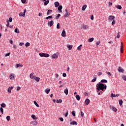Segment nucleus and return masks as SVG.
Returning a JSON list of instances; mask_svg holds the SVG:
<instances>
[{"mask_svg": "<svg viewBox=\"0 0 126 126\" xmlns=\"http://www.w3.org/2000/svg\"><path fill=\"white\" fill-rule=\"evenodd\" d=\"M102 74H103V73L101 72H99L97 73V75L98 76H100V75H102Z\"/></svg>", "mask_w": 126, "mask_h": 126, "instance_id": "obj_48", "label": "nucleus"}, {"mask_svg": "<svg viewBox=\"0 0 126 126\" xmlns=\"http://www.w3.org/2000/svg\"><path fill=\"white\" fill-rule=\"evenodd\" d=\"M6 22H7V24H6L7 27H9V22L8 21H7Z\"/></svg>", "mask_w": 126, "mask_h": 126, "instance_id": "obj_49", "label": "nucleus"}, {"mask_svg": "<svg viewBox=\"0 0 126 126\" xmlns=\"http://www.w3.org/2000/svg\"><path fill=\"white\" fill-rule=\"evenodd\" d=\"M22 66H23V65H22L20 63H18V64H16L15 67H16V68H18V67H22Z\"/></svg>", "mask_w": 126, "mask_h": 126, "instance_id": "obj_16", "label": "nucleus"}, {"mask_svg": "<svg viewBox=\"0 0 126 126\" xmlns=\"http://www.w3.org/2000/svg\"><path fill=\"white\" fill-rule=\"evenodd\" d=\"M86 7H87V5H86V4L84 5L83 6V7H82V10L84 11V10H85V9H86Z\"/></svg>", "mask_w": 126, "mask_h": 126, "instance_id": "obj_21", "label": "nucleus"}, {"mask_svg": "<svg viewBox=\"0 0 126 126\" xmlns=\"http://www.w3.org/2000/svg\"><path fill=\"white\" fill-rule=\"evenodd\" d=\"M63 102V100L61 99H60L59 100H58V103H61Z\"/></svg>", "mask_w": 126, "mask_h": 126, "instance_id": "obj_50", "label": "nucleus"}, {"mask_svg": "<svg viewBox=\"0 0 126 126\" xmlns=\"http://www.w3.org/2000/svg\"><path fill=\"white\" fill-rule=\"evenodd\" d=\"M63 77H66V73H63Z\"/></svg>", "mask_w": 126, "mask_h": 126, "instance_id": "obj_56", "label": "nucleus"}, {"mask_svg": "<svg viewBox=\"0 0 126 126\" xmlns=\"http://www.w3.org/2000/svg\"><path fill=\"white\" fill-rule=\"evenodd\" d=\"M53 25H54V21H51L48 23V26H50V27H52V26H53Z\"/></svg>", "mask_w": 126, "mask_h": 126, "instance_id": "obj_7", "label": "nucleus"}, {"mask_svg": "<svg viewBox=\"0 0 126 126\" xmlns=\"http://www.w3.org/2000/svg\"><path fill=\"white\" fill-rule=\"evenodd\" d=\"M62 9H63V6L62 5H60L58 7L59 11H60V12H62Z\"/></svg>", "mask_w": 126, "mask_h": 126, "instance_id": "obj_22", "label": "nucleus"}, {"mask_svg": "<svg viewBox=\"0 0 126 126\" xmlns=\"http://www.w3.org/2000/svg\"><path fill=\"white\" fill-rule=\"evenodd\" d=\"M25 46L26 47H29V46H30V43L29 42H27L26 44H25Z\"/></svg>", "mask_w": 126, "mask_h": 126, "instance_id": "obj_45", "label": "nucleus"}, {"mask_svg": "<svg viewBox=\"0 0 126 126\" xmlns=\"http://www.w3.org/2000/svg\"><path fill=\"white\" fill-rule=\"evenodd\" d=\"M101 42H100V41H99L98 42H96L95 45H96V47H98L99 45L100 46V44Z\"/></svg>", "mask_w": 126, "mask_h": 126, "instance_id": "obj_36", "label": "nucleus"}, {"mask_svg": "<svg viewBox=\"0 0 126 126\" xmlns=\"http://www.w3.org/2000/svg\"><path fill=\"white\" fill-rule=\"evenodd\" d=\"M61 35L62 37H66V33H65V31H64V30L63 31Z\"/></svg>", "mask_w": 126, "mask_h": 126, "instance_id": "obj_11", "label": "nucleus"}, {"mask_svg": "<svg viewBox=\"0 0 126 126\" xmlns=\"http://www.w3.org/2000/svg\"><path fill=\"white\" fill-rule=\"evenodd\" d=\"M93 41H94V38L93 37H92L88 39V42H89V43H91V42H93Z\"/></svg>", "mask_w": 126, "mask_h": 126, "instance_id": "obj_27", "label": "nucleus"}, {"mask_svg": "<svg viewBox=\"0 0 126 126\" xmlns=\"http://www.w3.org/2000/svg\"><path fill=\"white\" fill-rule=\"evenodd\" d=\"M121 37V35H120V32H118V34L117 35V38H120Z\"/></svg>", "mask_w": 126, "mask_h": 126, "instance_id": "obj_58", "label": "nucleus"}, {"mask_svg": "<svg viewBox=\"0 0 126 126\" xmlns=\"http://www.w3.org/2000/svg\"><path fill=\"white\" fill-rule=\"evenodd\" d=\"M115 16L113 15H110L108 16V21L109 22H112L113 20H115Z\"/></svg>", "mask_w": 126, "mask_h": 126, "instance_id": "obj_3", "label": "nucleus"}, {"mask_svg": "<svg viewBox=\"0 0 126 126\" xmlns=\"http://www.w3.org/2000/svg\"><path fill=\"white\" fill-rule=\"evenodd\" d=\"M34 104L35 105V106H36V107H39V104H38V103H37V102L36 101H34Z\"/></svg>", "mask_w": 126, "mask_h": 126, "instance_id": "obj_46", "label": "nucleus"}, {"mask_svg": "<svg viewBox=\"0 0 126 126\" xmlns=\"http://www.w3.org/2000/svg\"><path fill=\"white\" fill-rule=\"evenodd\" d=\"M100 82L101 83H107V82H108V81L106 79H102L100 81Z\"/></svg>", "mask_w": 126, "mask_h": 126, "instance_id": "obj_25", "label": "nucleus"}, {"mask_svg": "<svg viewBox=\"0 0 126 126\" xmlns=\"http://www.w3.org/2000/svg\"><path fill=\"white\" fill-rule=\"evenodd\" d=\"M0 113H1V114H3V108H2V107L0 108Z\"/></svg>", "mask_w": 126, "mask_h": 126, "instance_id": "obj_41", "label": "nucleus"}, {"mask_svg": "<svg viewBox=\"0 0 126 126\" xmlns=\"http://www.w3.org/2000/svg\"><path fill=\"white\" fill-rule=\"evenodd\" d=\"M9 22H12V18H11V17H10L9 18Z\"/></svg>", "mask_w": 126, "mask_h": 126, "instance_id": "obj_55", "label": "nucleus"}, {"mask_svg": "<svg viewBox=\"0 0 126 126\" xmlns=\"http://www.w3.org/2000/svg\"><path fill=\"white\" fill-rule=\"evenodd\" d=\"M55 7H58L60 5V3L58 1H56L54 3Z\"/></svg>", "mask_w": 126, "mask_h": 126, "instance_id": "obj_18", "label": "nucleus"}, {"mask_svg": "<svg viewBox=\"0 0 126 126\" xmlns=\"http://www.w3.org/2000/svg\"><path fill=\"white\" fill-rule=\"evenodd\" d=\"M117 8H118V9H122V6L118 5L117 6H116Z\"/></svg>", "mask_w": 126, "mask_h": 126, "instance_id": "obj_43", "label": "nucleus"}, {"mask_svg": "<svg viewBox=\"0 0 126 126\" xmlns=\"http://www.w3.org/2000/svg\"><path fill=\"white\" fill-rule=\"evenodd\" d=\"M0 106L1 108H5V107H6V104L4 103H2L0 104Z\"/></svg>", "mask_w": 126, "mask_h": 126, "instance_id": "obj_26", "label": "nucleus"}, {"mask_svg": "<svg viewBox=\"0 0 126 126\" xmlns=\"http://www.w3.org/2000/svg\"><path fill=\"white\" fill-rule=\"evenodd\" d=\"M39 55L40 56V57H43L44 58H49V57H50V55L47 53H39Z\"/></svg>", "mask_w": 126, "mask_h": 126, "instance_id": "obj_2", "label": "nucleus"}, {"mask_svg": "<svg viewBox=\"0 0 126 126\" xmlns=\"http://www.w3.org/2000/svg\"><path fill=\"white\" fill-rule=\"evenodd\" d=\"M57 29H60V23H58L57 25Z\"/></svg>", "mask_w": 126, "mask_h": 126, "instance_id": "obj_54", "label": "nucleus"}, {"mask_svg": "<svg viewBox=\"0 0 126 126\" xmlns=\"http://www.w3.org/2000/svg\"><path fill=\"white\" fill-rule=\"evenodd\" d=\"M53 59H58L59 58V56L56 54H54L52 55Z\"/></svg>", "mask_w": 126, "mask_h": 126, "instance_id": "obj_17", "label": "nucleus"}, {"mask_svg": "<svg viewBox=\"0 0 126 126\" xmlns=\"http://www.w3.org/2000/svg\"><path fill=\"white\" fill-rule=\"evenodd\" d=\"M96 89H97V92H99L100 90H101V89H100V88L98 87H96Z\"/></svg>", "mask_w": 126, "mask_h": 126, "instance_id": "obj_52", "label": "nucleus"}, {"mask_svg": "<svg viewBox=\"0 0 126 126\" xmlns=\"http://www.w3.org/2000/svg\"><path fill=\"white\" fill-rule=\"evenodd\" d=\"M84 116V113L82 111H81V116L83 117Z\"/></svg>", "mask_w": 126, "mask_h": 126, "instance_id": "obj_61", "label": "nucleus"}, {"mask_svg": "<svg viewBox=\"0 0 126 126\" xmlns=\"http://www.w3.org/2000/svg\"><path fill=\"white\" fill-rule=\"evenodd\" d=\"M23 45H24V43L23 42H21L20 43H19V46H20L21 47L22 46H23Z\"/></svg>", "mask_w": 126, "mask_h": 126, "instance_id": "obj_59", "label": "nucleus"}, {"mask_svg": "<svg viewBox=\"0 0 126 126\" xmlns=\"http://www.w3.org/2000/svg\"><path fill=\"white\" fill-rule=\"evenodd\" d=\"M85 103L86 105H89V103H90V100H89V99L88 98L86 99L85 101Z\"/></svg>", "mask_w": 126, "mask_h": 126, "instance_id": "obj_14", "label": "nucleus"}, {"mask_svg": "<svg viewBox=\"0 0 126 126\" xmlns=\"http://www.w3.org/2000/svg\"><path fill=\"white\" fill-rule=\"evenodd\" d=\"M34 79L35 81H36L37 82H39V81H40V78L38 77H35Z\"/></svg>", "mask_w": 126, "mask_h": 126, "instance_id": "obj_34", "label": "nucleus"}, {"mask_svg": "<svg viewBox=\"0 0 126 126\" xmlns=\"http://www.w3.org/2000/svg\"><path fill=\"white\" fill-rule=\"evenodd\" d=\"M122 78L123 79H124V80H125V81H126V75H124L123 76H122Z\"/></svg>", "mask_w": 126, "mask_h": 126, "instance_id": "obj_37", "label": "nucleus"}, {"mask_svg": "<svg viewBox=\"0 0 126 126\" xmlns=\"http://www.w3.org/2000/svg\"><path fill=\"white\" fill-rule=\"evenodd\" d=\"M120 50L122 53H124V46H121Z\"/></svg>", "mask_w": 126, "mask_h": 126, "instance_id": "obj_38", "label": "nucleus"}, {"mask_svg": "<svg viewBox=\"0 0 126 126\" xmlns=\"http://www.w3.org/2000/svg\"><path fill=\"white\" fill-rule=\"evenodd\" d=\"M66 13L64 14V17H68L69 16V12L67 11V10L65 9Z\"/></svg>", "mask_w": 126, "mask_h": 126, "instance_id": "obj_9", "label": "nucleus"}, {"mask_svg": "<svg viewBox=\"0 0 126 126\" xmlns=\"http://www.w3.org/2000/svg\"><path fill=\"white\" fill-rule=\"evenodd\" d=\"M14 32L17 34H19V30L17 28H16L14 30Z\"/></svg>", "mask_w": 126, "mask_h": 126, "instance_id": "obj_29", "label": "nucleus"}, {"mask_svg": "<svg viewBox=\"0 0 126 126\" xmlns=\"http://www.w3.org/2000/svg\"><path fill=\"white\" fill-rule=\"evenodd\" d=\"M30 77L31 79H34L36 78V76L34 75V72H32L30 74Z\"/></svg>", "mask_w": 126, "mask_h": 126, "instance_id": "obj_6", "label": "nucleus"}, {"mask_svg": "<svg viewBox=\"0 0 126 126\" xmlns=\"http://www.w3.org/2000/svg\"><path fill=\"white\" fill-rule=\"evenodd\" d=\"M26 9H25L24 10V12H20L19 14V16H23V17H25V13H26Z\"/></svg>", "mask_w": 126, "mask_h": 126, "instance_id": "obj_4", "label": "nucleus"}, {"mask_svg": "<svg viewBox=\"0 0 126 126\" xmlns=\"http://www.w3.org/2000/svg\"><path fill=\"white\" fill-rule=\"evenodd\" d=\"M47 15H50V14H51V13H52L53 12V10L49 9V10H47Z\"/></svg>", "mask_w": 126, "mask_h": 126, "instance_id": "obj_15", "label": "nucleus"}, {"mask_svg": "<svg viewBox=\"0 0 126 126\" xmlns=\"http://www.w3.org/2000/svg\"><path fill=\"white\" fill-rule=\"evenodd\" d=\"M75 97H76L77 100H78V101H79V100H80V96H79V95L77 94V95H76Z\"/></svg>", "mask_w": 126, "mask_h": 126, "instance_id": "obj_30", "label": "nucleus"}, {"mask_svg": "<svg viewBox=\"0 0 126 126\" xmlns=\"http://www.w3.org/2000/svg\"><path fill=\"white\" fill-rule=\"evenodd\" d=\"M97 80L96 77H94V79L92 80V82H95Z\"/></svg>", "mask_w": 126, "mask_h": 126, "instance_id": "obj_39", "label": "nucleus"}, {"mask_svg": "<svg viewBox=\"0 0 126 126\" xmlns=\"http://www.w3.org/2000/svg\"><path fill=\"white\" fill-rule=\"evenodd\" d=\"M6 119L7 121H10V116H7L6 117Z\"/></svg>", "mask_w": 126, "mask_h": 126, "instance_id": "obj_42", "label": "nucleus"}, {"mask_svg": "<svg viewBox=\"0 0 126 126\" xmlns=\"http://www.w3.org/2000/svg\"><path fill=\"white\" fill-rule=\"evenodd\" d=\"M59 120L61 121V122H63V118L61 117L60 118Z\"/></svg>", "mask_w": 126, "mask_h": 126, "instance_id": "obj_62", "label": "nucleus"}, {"mask_svg": "<svg viewBox=\"0 0 126 126\" xmlns=\"http://www.w3.org/2000/svg\"><path fill=\"white\" fill-rule=\"evenodd\" d=\"M115 23H116V20H113L112 21V25H114V24H115Z\"/></svg>", "mask_w": 126, "mask_h": 126, "instance_id": "obj_51", "label": "nucleus"}, {"mask_svg": "<svg viewBox=\"0 0 126 126\" xmlns=\"http://www.w3.org/2000/svg\"><path fill=\"white\" fill-rule=\"evenodd\" d=\"M110 108L111 109V110H112V111H114V112H117L118 111V109H117V108H116V107L114 106H110Z\"/></svg>", "mask_w": 126, "mask_h": 126, "instance_id": "obj_8", "label": "nucleus"}, {"mask_svg": "<svg viewBox=\"0 0 126 126\" xmlns=\"http://www.w3.org/2000/svg\"><path fill=\"white\" fill-rule=\"evenodd\" d=\"M118 71H119V72H124L125 70L124 69H123V68H122V67L120 66L118 68Z\"/></svg>", "mask_w": 126, "mask_h": 126, "instance_id": "obj_12", "label": "nucleus"}, {"mask_svg": "<svg viewBox=\"0 0 126 126\" xmlns=\"http://www.w3.org/2000/svg\"><path fill=\"white\" fill-rule=\"evenodd\" d=\"M70 124L73 126H74V125L77 126V122H76V121H72V122H70Z\"/></svg>", "mask_w": 126, "mask_h": 126, "instance_id": "obj_20", "label": "nucleus"}, {"mask_svg": "<svg viewBox=\"0 0 126 126\" xmlns=\"http://www.w3.org/2000/svg\"><path fill=\"white\" fill-rule=\"evenodd\" d=\"M67 48H68L69 50H71V49H72V45L68 44L67 45Z\"/></svg>", "mask_w": 126, "mask_h": 126, "instance_id": "obj_28", "label": "nucleus"}, {"mask_svg": "<svg viewBox=\"0 0 126 126\" xmlns=\"http://www.w3.org/2000/svg\"><path fill=\"white\" fill-rule=\"evenodd\" d=\"M21 89V88L20 87H17V91H19Z\"/></svg>", "mask_w": 126, "mask_h": 126, "instance_id": "obj_57", "label": "nucleus"}, {"mask_svg": "<svg viewBox=\"0 0 126 126\" xmlns=\"http://www.w3.org/2000/svg\"><path fill=\"white\" fill-rule=\"evenodd\" d=\"M96 87H98L102 91H104V89H107V86L100 82L96 85Z\"/></svg>", "mask_w": 126, "mask_h": 126, "instance_id": "obj_1", "label": "nucleus"}, {"mask_svg": "<svg viewBox=\"0 0 126 126\" xmlns=\"http://www.w3.org/2000/svg\"><path fill=\"white\" fill-rule=\"evenodd\" d=\"M15 74L13 73H11L9 75V77L10 78V79H11V80H14V79H15V77H14L15 76Z\"/></svg>", "mask_w": 126, "mask_h": 126, "instance_id": "obj_5", "label": "nucleus"}, {"mask_svg": "<svg viewBox=\"0 0 126 126\" xmlns=\"http://www.w3.org/2000/svg\"><path fill=\"white\" fill-rule=\"evenodd\" d=\"M68 115V111H67L66 114L64 115V116L65 117H67Z\"/></svg>", "mask_w": 126, "mask_h": 126, "instance_id": "obj_64", "label": "nucleus"}, {"mask_svg": "<svg viewBox=\"0 0 126 126\" xmlns=\"http://www.w3.org/2000/svg\"><path fill=\"white\" fill-rule=\"evenodd\" d=\"M71 114L73 117H75V111H72Z\"/></svg>", "mask_w": 126, "mask_h": 126, "instance_id": "obj_40", "label": "nucleus"}, {"mask_svg": "<svg viewBox=\"0 0 126 126\" xmlns=\"http://www.w3.org/2000/svg\"><path fill=\"white\" fill-rule=\"evenodd\" d=\"M60 16H61V15L60 14H58V15L56 17V19H59V18H60Z\"/></svg>", "mask_w": 126, "mask_h": 126, "instance_id": "obj_47", "label": "nucleus"}, {"mask_svg": "<svg viewBox=\"0 0 126 126\" xmlns=\"http://www.w3.org/2000/svg\"><path fill=\"white\" fill-rule=\"evenodd\" d=\"M44 5L46 6L47 5V4H48V3H49V2H50V1L49 0L44 1Z\"/></svg>", "mask_w": 126, "mask_h": 126, "instance_id": "obj_31", "label": "nucleus"}, {"mask_svg": "<svg viewBox=\"0 0 126 126\" xmlns=\"http://www.w3.org/2000/svg\"><path fill=\"white\" fill-rule=\"evenodd\" d=\"M119 105L120 106H122V105H123V100L122 99L119 100Z\"/></svg>", "mask_w": 126, "mask_h": 126, "instance_id": "obj_35", "label": "nucleus"}, {"mask_svg": "<svg viewBox=\"0 0 126 126\" xmlns=\"http://www.w3.org/2000/svg\"><path fill=\"white\" fill-rule=\"evenodd\" d=\"M111 97H116V94H111Z\"/></svg>", "mask_w": 126, "mask_h": 126, "instance_id": "obj_53", "label": "nucleus"}, {"mask_svg": "<svg viewBox=\"0 0 126 126\" xmlns=\"http://www.w3.org/2000/svg\"><path fill=\"white\" fill-rule=\"evenodd\" d=\"M53 18V17L52 16H49L48 17H47L45 18V19H51Z\"/></svg>", "mask_w": 126, "mask_h": 126, "instance_id": "obj_44", "label": "nucleus"}, {"mask_svg": "<svg viewBox=\"0 0 126 126\" xmlns=\"http://www.w3.org/2000/svg\"><path fill=\"white\" fill-rule=\"evenodd\" d=\"M82 47V44H81L77 47L78 51H81V47Z\"/></svg>", "mask_w": 126, "mask_h": 126, "instance_id": "obj_33", "label": "nucleus"}, {"mask_svg": "<svg viewBox=\"0 0 126 126\" xmlns=\"http://www.w3.org/2000/svg\"><path fill=\"white\" fill-rule=\"evenodd\" d=\"M32 125L33 126H37L38 125V122L37 121H33L31 122Z\"/></svg>", "mask_w": 126, "mask_h": 126, "instance_id": "obj_10", "label": "nucleus"}, {"mask_svg": "<svg viewBox=\"0 0 126 126\" xmlns=\"http://www.w3.org/2000/svg\"><path fill=\"white\" fill-rule=\"evenodd\" d=\"M32 118L33 120H37V117H36V116H35V115H32Z\"/></svg>", "mask_w": 126, "mask_h": 126, "instance_id": "obj_32", "label": "nucleus"}, {"mask_svg": "<svg viewBox=\"0 0 126 126\" xmlns=\"http://www.w3.org/2000/svg\"><path fill=\"white\" fill-rule=\"evenodd\" d=\"M12 89H13V87H9L7 89V92H8V93H11V90H12Z\"/></svg>", "mask_w": 126, "mask_h": 126, "instance_id": "obj_13", "label": "nucleus"}, {"mask_svg": "<svg viewBox=\"0 0 126 126\" xmlns=\"http://www.w3.org/2000/svg\"><path fill=\"white\" fill-rule=\"evenodd\" d=\"M83 28L85 30H86V29H88V25H83Z\"/></svg>", "mask_w": 126, "mask_h": 126, "instance_id": "obj_24", "label": "nucleus"}, {"mask_svg": "<svg viewBox=\"0 0 126 126\" xmlns=\"http://www.w3.org/2000/svg\"><path fill=\"white\" fill-rule=\"evenodd\" d=\"M50 89L47 88L45 90V92L46 93V94H49L50 93Z\"/></svg>", "mask_w": 126, "mask_h": 126, "instance_id": "obj_23", "label": "nucleus"}, {"mask_svg": "<svg viewBox=\"0 0 126 126\" xmlns=\"http://www.w3.org/2000/svg\"><path fill=\"white\" fill-rule=\"evenodd\" d=\"M9 55H10V53H7L5 55V57H9Z\"/></svg>", "mask_w": 126, "mask_h": 126, "instance_id": "obj_63", "label": "nucleus"}, {"mask_svg": "<svg viewBox=\"0 0 126 126\" xmlns=\"http://www.w3.org/2000/svg\"><path fill=\"white\" fill-rule=\"evenodd\" d=\"M64 93L65 95H68V89H67V88H66L64 90Z\"/></svg>", "mask_w": 126, "mask_h": 126, "instance_id": "obj_19", "label": "nucleus"}, {"mask_svg": "<svg viewBox=\"0 0 126 126\" xmlns=\"http://www.w3.org/2000/svg\"><path fill=\"white\" fill-rule=\"evenodd\" d=\"M22 3H25L26 2V0H21Z\"/></svg>", "mask_w": 126, "mask_h": 126, "instance_id": "obj_60", "label": "nucleus"}]
</instances>
